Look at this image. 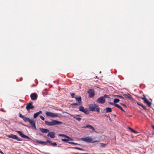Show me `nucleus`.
Here are the masks:
<instances>
[{
  "instance_id": "obj_35",
  "label": "nucleus",
  "mask_w": 154,
  "mask_h": 154,
  "mask_svg": "<svg viewBox=\"0 0 154 154\" xmlns=\"http://www.w3.org/2000/svg\"><path fill=\"white\" fill-rule=\"evenodd\" d=\"M71 97L72 98H74V96L75 95V94L74 93H71Z\"/></svg>"
},
{
  "instance_id": "obj_41",
  "label": "nucleus",
  "mask_w": 154,
  "mask_h": 154,
  "mask_svg": "<svg viewBox=\"0 0 154 154\" xmlns=\"http://www.w3.org/2000/svg\"><path fill=\"white\" fill-rule=\"evenodd\" d=\"M62 140L63 141H67V139H62Z\"/></svg>"
},
{
  "instance_id": "obj_18",
  "label": "nucleus",
  "mask_w": 154,
  "mask_h": 154,
  "mask_svg": "<svg viewBox=\"0 0 154 154\" xmlns=\"http://www.w3.org/2000/svg\"><path fill=\"white\" fill-rule=\"evenodd\" d=\"M144 102L149 107L151 106L152 103L148 100L147 99H146L145 100H144Z\"/></svg>"
},
{
  "instance_id": "obj_13",
  "label": "nucleus",
  "mask_w": 154,
  "mask_h": 154,
  "mask_svg": "<svg viewBox=\"0 0 154 154\" xmlns=\"http://www.w3.org/2000/svg\"><path fill=\"white\" fill-rule=\"evenodd\" d=\"M16 131L18 134L21 137L24 138H26L27 139H30V138L29 137L24 135L21 131Z\"/></svg>"
},
{
  "instance_id": "obj_19",
  "label": "nucleus",
  "mask_w": 154,
  "mask_h": 154,
  "mask_svg": "<svg viewBox=\"0 0 154 154\" xmlns=\"http://www.w3.org/2000/svg\"><path fill=\"white\" fill-rule=\"evenodd\" d=\"M41 131L43 133H47L49 131V130L45 128H40Z\"/></svg>"
},
{
  "instance_id": "obj_12",
  "label": "nucleus",
  "mask_w": 154,
  "mask_h": 154,
  "mask_svg": "<svg viewBox=\"0 0 154 154\" xmlns=\"http://www.w3.org/2000/svg\"><path fill=\"white\" fill-rule=\"evenodd\" d=\"M29 123L30 124L31 127L33 129H36L35 122L33 120L31 119Z\"/></svg>"
},
{
  "instance_id": "obj_45",
  "label": "nucleus",
  "mask_w": 154,
  "mask_h": 154,
  "mask_svg": "<svg viewBox=\"0 0 154 154\" xmlns=\"http://www.w3.org/2000/svg\"><path fill=\"white\" fill-rule=\"evenodd\" d=\"M127 116L128 117H132V116L131 115H127Z\"/></svg>"
},
{
  "instance_id": "obj_23",
  "label": "nucleus",
  "mask_w": 154,
  "mask_h": 154,
  "mask_svg": "<svg viewBox=\"0 0 154 154\" xmlns=\"http://www.w3.org/2000/svg\"><path fill=\"white\" fill-rule=\"evenodd\" d=\"M75 99L77 101H78L79 103H80L81 102V97H75Z\"/></svg>"
},
{
  "instance_id": "obj_24",
  "label": "nucleus",
  "mask_w": 154,
  "mask_h": 154,
  "mask_svg": "<svg viewBox=\"0 0 154 154\" xmlns=\"http://www.w3.org/2000/svg\"><path fill=\"white\" fill-rule=\"evenodd\" d=\"M106 112H112V109L111 108L107 107L106 109Z\"/></svg>"
},
{
  "instance_id": "obj_34",
  "label": "nucleus",
  "mask_w": 154,
  "mask_h": 154,
  "mask_svg": "<svg viewBox=\"0 0 154 154\" xmlns=\"http://www.w3.org/2000/svg\"><path fill=\"white\" fill-rule=\"evenodd\" d=\"M73 148L75 149H79V150H83V149H82L81 148L79 147H73Z\"/></svg>"
},
{
  "instance_id": "obj_33",
  "label": "nucleus",
  "mask_w": 154,
  "mask_h": 154,
  "mask_svg": "<svg viewBox=\"0 0 154 154\" xmlns=\"http://www.w3.org/2000/svg\"><path fill=\"white\" fill-rule=\"evenodd\" d=\"M59 136H63V137H65L66 138H67V136L66 135H65L64 134H59Z\"/></svg>"
},
{
  "instance_id": "obj_16",
  "label": "nucleus",
  "mask_w": 154,
  "mask_h": 154,
  "mask_svg": "<svg viewBox=\"0 0 154 154\" xmlns=\"http://www.w3.org/2000/svg\"><path fill=\"white\" fill-rule=\"evenodd\" d=\"M36 142L40 144L41 145H48V144L47 143V141L46 142L45 141H42L39 140H36Z\"/></svg>"
},
{
  "instance_id": "obj_39",
  "label": "nucleus",
  "mask_w": 154,
  "mask_h": 154,
  "mask_svg": "<svg viewBox=\"0 0 154 154\" xmlns=\"http://www.w3.org/2000/svg\"><path fill=\"white\" fill-rule=\"evenodd\" d=\"M128 129L130 130L131 131H132V132H133L134 129H133L132 128H131L130 127H128Z\"/></svg>"
},
{
  "instance_id": "obj_22",
  "label": "nucleus",
  "mask_w": 154,
  "mask_h": 154,
  "mask_svg": "<svg viewBox=\"0 0 154 154\" xmlns=\"http://www.w3.org/2000/svg\"><path fill=\"white\" fill-rule=\"evenodd\" d=\"M47 142L51 144V146H56L57 145V143L55 142H52L50 140H47Z\"/></svg>"
},
{
  "instance_id": "obj_44",
  "label": "nucleus",
  "mask_w": 154,
  "mask_h": 154,
  "mask_svg": "<svg viewBox=\"0 0 154 154\" xmlns=\"http://www.w3.org/2000/svg\"><path fill=\"white\" fill-rule=\"evenodd\" d=\"M0 152L2 154H4V153H3V152L2 151H1V150H0Z\"/></svg>"
},
{
  "instance_id": "obj_8",
  "label": "nucleus",
  "mask_w": 154,
  "mask_h": 154,
  "mask_svg": "<svg viewBox=\"0 0 154 154\" xmlns=\"http://www.w3.org/2000/svg\"><path fill=\"white\" fill-rule=\"evenodd\" d=\"M96 102L98 103L103 104L105 102V99L104 98V97H101L98 98Z\"/></svg>"
},
{
  "instance_id": "obj_25",
  "label": "nucleus",
  "mask_w": 154,
  "mask_h": 154,
  "mask_svg": "<svg viewBox=\"0 0 154 154\" xmlns=\"http://www.w3.org/2000/svg\"><path fill=\"white\" fill-rule=\"evenodd\" d=\"M137 104L138 105L141 106L144 110H147V109L146 108V107L145 106H144L142 104L139 103H138Z\"/></svg>"
},
{
  "instance_id": "obj_32",
  "label": "nucleus",
  "mask_w": 154,
  "mask_h": 154,
  "mask_svg": "<svg viewBox=\"0 0 154 154\" xmlns=\"http://www.w3.org/2000/svg\"><path fill=\"white\" fill-rule=\"evenodd\" d=\"M142 100H143V101L145 100H146L147 99L146 97L144 95H143V97L140 98Z\"/></svg>"
},
{
  "instance_id": "obj_37",
  "label": "nucleus",
  "mask_w": 154,
  "mask_h": 154,
  "mask_svg": "<svg viewBox=\"0 0 154 154\" xmlns=\"http://www.w3.org/2000/svg\"><path fill=\"white\" fill-rule=\"evenodd\" d=\"M120 104L121 106H124L125 107H127L126 105H125V104H123L122 103H120Z\"/></svg>"
},
{
  "instance_id": "obj_14",
  "label": "nucleus",
  "mask_w": 154,
  "mask_h": 154,
  "mask_svg": "<svg viewBox=\"0 0 154 154\" xmlns=\"http://www.w3.org/2000/svg\"><path fill=\"white\" fill-rule=\"evenodd\" d=\"M30 97L32 100H36L37 98V94L35 93H33L30 95Z\"/></svg>"
},
{
  "instance_id": "obj_28",
  "label": "nucleus",
  "mask_w": 154,
  "mask_h": 154,
  "mask_svg": "<svg viewBox=\"0 0 154 154\" xmlns=\"http://www.w3.org/2000/svg\"><path fill=\"white\" fill-rule=\"evenodd\" d=\"M79 103H74L72 104V105L73 107L75 108L76 106H78V105H79Z\"/></svg>"
},
{
  "instance_id": "obj_1",
  "label": "nucleus",
  "mask_w": 154,
  "mask_h": 154,
  "mask_svg": "<svg viewBox=\"0 0 154 154\" xmlns=\"http://www.w3.org/2000/svg\"><path fill=\"white\" fill-rule=\"evenodd\" d=\"M45 124L48 126L59 125L62 123V122H60L54 120H52L51 122H48L46 121H45Z\"/></svg>"
},
{
  "instance_id": "obj_3",
  "label": "nucleus",
  "mask_w": 154,
  "mask_h": 154,
  "mask_svg": "<svg viewBox=\"0 0 154 154\" xmlns=\"http://www.w3.org/2000/svg\"><path fill=\"white\" fill-rule=\"evenodd\" d=\"M81 140L88 143H94L97 141V140L93 141L91 138H90L89 137L82 138H81Z\"/></svg>"
},
{
  "instance_id": "obj_42",
  "label": "nucleus",
  "mask_w": 154,
  "mask_h": 154,
  "mask_svg": "<svg viewBox=\"0 0 154 154\" xmlns=\"http://www.w3.org/2000/svg\"><path fill=\"white\" fill-rule=\"evenodd\" d=\"M134 132V133H135V134H137V133H138V132H137V131H135V130H133V132Z\"/></svg>"
},
{
  "instance_id": "obj_15",
  "label": "nucleus",
  "mask_w": 154,
  "mask_h": 154,
  "mask_svg": "<svg viewBox=\"0 0 154 154\" xmlns=\"http://www.w3.org/2000/svg\"><path fill=\"white\" fill-rule=\"evenodd\" d=\"M47 136L50 137L51 138H55V133L53 132H50L48 133Z\"/></svg>"
},
{
  "instance_id": "obj_4",
  "label": "nucleus",
  "mask_w": 154,
  "mask_h": 154,
  "mask_svg": "<svg viewBox=\"0 0 154 154\" xmlns=\"http://www.w3.org/2000/svg\"><path fill=\"white\" fill-rule=\"evenodd\" d=\"M123 97L124 99H128L131 100L132 101L134 100V99L132 97V96L129 94H123Z\"/></svg>"
},
{
  "instance_id": "obj_26",
  "label": "nucleus",
  "mask_w": 154,
  "mask_h": 154,
  "mask_svg": "<svg viewBox=\"0 0 154 154\" xmlns=\"http://www.w3.org/2000/svg\"><path fill=\"white\" fill-rule=\"evenodd\" d=\"M113 97H119L122 99H123V96H121L119 95H113Z\"/></svg>"
},
{
  "instance_id": "obj_7",
  "label": "nucleus",
  "mask_w": 154,
  "mask_h": 154,
  "mask_svg": "<svg viewBox=\"0 0 154 154\" xmlns=\"http://www.w3.org/2000/svg\"><path fill=\"white\" fill-rule=\"evenodd\" d=\"M7 137L9 138H11L13 139H16L18 141H22L21 139L18 138L16 135H14L11 134L10 135H8Z\"/></svg>"
},
{
  "instance_id": "obj_6",
  "label": "nucleus",
  "mask_w": 154,
  "mask_h": 154,
  "mask_svg": "<svg viewBox=\"0 0 154 154\" xmlns=\"http://www.w3.org/2000/svg\"><path fill=\"white\" fill-rule=\"evenodd\" d=\"M88 93L89 94V96L90 98H92L94 95V91L93 89H89L88 91Z\"/></svg>"
},
{
  "instance_id": "obj_47",
  "label": "nucleus",
  "mask_w": 154,
  "mask_h": 154,
  "mask_svg": "<svg viewBox=\"0 0 154 154\" xmlns=\"http://www.w3.org/2000/svg\"><path fill=\"white\" fill-rule=\"evenodd\" d=\"M35 85V84H33V85L32 86H32H34Z\"/></svg>"
},
{
  "instance_id": "obj_2",
  "label": "nucleus",
  "mask_w": 154,
  "mask_h": 154,
  "mask_svg": "<svg viewBox=\"0 0 154 154\" xmlns=\"http://www.w3.org/2000/svg\"><path fill=\"white\" fill-rule=\"evenodd\" d=\"M89 109L90 110L99 112L100 108L95 104H91L89 106Z\"/></svg>"
},
{
  "instance_id": "obj_5",
  "label": "nucleus",
  "mask_w": 154,
  "mask_h": 154,
  "mask_svg": "<svg viewBox=\"0 0 154 154\" xmlns=\"http://www.w3.org/2000/svg\"><path fill=\"white\" fill-rule=\"evenodd\" d=\"M46 115L48 117H57L58 116L57 114L53 112H47L45 113Z\"/></svg>"
},
{
  "instance_id": "obj_38",
  "label": "nucleus",
  "mask_w": 154,
  "mask_h": 154,
  "mask_svg": "<svg viewBox=\"0 0 154 154\" xmlns=\"http://www.w3.org/2000/svg\"><path fill=\"white\" fill-rule=\"evenodd\" d=\"M69 140L72 141L73 140V139L70 138L68 136V141Z\"/></svg>"
},
{
  "instance_id": "obj_48",
  "label": "nucleus",
  "mask_w": 154,
  "mask_h": 154,
  "mask_svg": "<svg viewBox=\"0 0 154 154\" xmlns=\"http://www.w3.org/2000/svg\"><path fill=\"white\" fill-rule=\"evenodd\" d=\"M152 127L154 129V126L152 125Z\"/></svg>"
},
{
  "instance_id": "obj_11",
  "label": "nucleus",
  "mask_w": 154,
  "mask_h": 154,
  "mask_svg": "<svg viewBox=\"0 0 154 154\" xmlns=\"http://www.w3.org/2000/svg\"><path fill=\"white\" fill-rule=\"evenodd\" d=\"M79 110L86 114H88L89 113L88 110L87 109H85L84 107L82 106L79 107Z\"/></svg>"
},
{
  "instance_id": "obj_46",
  "label": "nucleus",
  "mask_w": 154,
  "mask_h": 154,
  "mask_svg": "<svg viewBox=\"0 0 154 154\" xmlns=\"http://www.w3.org/2000/svg\"><path fill=\"white\" fill-rule=\"evenodd\" d=\"M80 116V115H76L75 116Z\"/></svg>"
},
{
  "instance_id": "obj_49",
  "label": "nucleus",
  "mask_w": 154,
  "mask_h": 154,
  "mask_svg": "<svg viewBox=\"0 0 154 154\" xmlns=\"http://www.w3.org/2000/svg\"><path fill=\"white\" fill-rule=\"evenodd\" d=\"M109 119H110V116H109Z\"/></svg>"
},
{
  "instance_id": "obj_20",
  "label": "nucleus",
  "mask_w": 154,
  "mask_h": 154,
  "mask_svg": "<svg viewBox=\"0 0 154 154\" xmlns=\"http://www.w3.org/2000/svg\"><path fill=\"white\" fill-rule=\"evenodd\" d=\"M42 112L41 111H40L38 112H37L34 114L33 115V117L34 118H36L38 115L42 113Z\"/></svg>"
},
{
  "instance_id": "obj_29",
  "label": "nucleus",
  "mask_w": 154,
  "mask_h": 154,
  "mask_svg": "<svg viewBox=\"0 0 154 154\" xmlns=\"http://www.w3.org/2000/svg\"><path fill=\"white\" fill-rule=\"evenodd\" d=\"M73 118L76 119L77 121H80L81 120V118H76L75 117V116H74Z\"/></svg>"
},
{
  "instance_id": "obj_9",
  "label": "nucleus",
  "mask_w": 154,
  "mask_h": 154,
  "mask_svg": "<svg viewBox=\"0 0 154 154\" xmlns=\"http://www.w3.org/2000/svg\"><path fill=\"white\" fill-rule=\"evenodd\" d=\"M32 102H29L27 104L26 109L28 111L30 109H33L34 108V106L32 105Z\"/></svg>"
},
{
  "instance_id": "obj_40",
  "label": "nucleus",
  "mask_w": 154,
  "mask_h": 154,
  "mask_svg": "<svg viewBox=\"0 0 154 154\" xmlns=\"http://www.w3.org/2000/svg\"><path fill=\"white\" fill-rule=\"evenodd\" d=\"M103 97H104V98H108V96L106 94H105Z\"/></svg>"
},
{
  "instance_id": "obj_30",
  "label": "nucleus",
  "mask_w": 154,
  "mask_h": 154,
  "mask_svg": "<svg viewBox=\"0 0 154 154\" xmlns=\"http://www.w3.org/2000/svg\"><path fill=\"white\" fill-rule=\"evenodd\" d=\"M100 147H105L106 146V144H104L103 143H100Z\"/></svg>"
},
{
  "instance_id": "obj_21",
  "label": "nucleus",
  "mask_w": 154,
  "mask_h": 154,
  "mask_svg": "<svg viewBox=\"0 0 154 154\" xmlns=\"http://www.w3.org/2000/svg\"><path fill=\"white\" fill-rule=\"evenodd\" d=\"M114 106H115V107H117L119 109H120L122 111L124 112H125V110H124L122 108V107L121 106H120L119 105H118V104H114Z\"/></svg>"
},
{
  "instance_id": "obj_50",
  "label": "nucleus",
  "mask_w": 154,
  "mask_h": 154,
  "mask_svg": "<svg viewBox=\"0 0 154 154\" xmlns=\"http://www.w3.org/2000/svg\"><path fill=\"white\" fill-rule=\"evenodd\" d=\"M45 138H47V137L46 136H45Z\"/></svg>"
},
{
  "instance_id": "obj_10",
  "label": "nucleus",
  "mask_w": 154,
  "mask_h": 154,
  "mask_svg": "<svg viewBox=\"0 0 154 154\" xmlns=\"http://www.w3.org/2000/svg\"><path fill=\"white\" fill-rule=\"evenodd\" d=\"M19 117L22 118L23 120L25 122H29L30 120V119L28 118L25 117L24 116H23L21 113H19Z\"/></svg>"
},
{
  "instance_id": "obj_27",
  "label": "nucleus",
  "mask_w": 154,
  "mask_h": 154,
  "mask_svg": "<svg viewBox=\"0 0 154 154\" xmlns=\"http://www.w3.org/2000/svg\"><path fill=\"white\" fill-rule=\"evenodd\" d=\"M120 100L119 99L115 98L114 99L113 102L114 103H116L119 102Z\"/></svg>"
},
{
  "instance_id": "obj_43",
  "label": "nucleus",
  "mask_w": 154,
  "mask_h": 154,
  "mask_svg": "<svg viewBox=\"0 0 154 154\" xmlns=\"http://www.w3.org/2000/svg\"><path fill=\"white\" fill-rule=\"evenodd\" d=\"M110 104L111 105H114V104H115V103H113L112 102H110Z\"/></svg>"
},
{
  "instance_id": "obj_31",
  "label": "nucleus",
  "mask_w": 154,
  "mask_h": 154,
  "mask_svg": "<svg viewBox=\"0 0 154 154\" xmlns=\"http://www.w3.org/2000/svg\"><path fill=\"white\" fill-rule=\"evenodd\" d=\"M68 143H70V144H72L75 145H79L78 143H75L73 142H68Z\"/></svg>"
},
{
  "instance_id": "obj_17",
  "label": "nucleus",
  "mask_w": 154,
  "mask_h": 154,
  "mask_svg": "<svg viewBox=\"0 0 154 154\" xmlns=\"http://www.w3.org/2000/svg\"><path fill=\"white\" fill-rule=\"evenodd\" d=\"M84 128H88L91 130L92 131H94L95 130L94 128L92 126L89 125H87L85 126H84Z\"/></svg>"
},
{
  "instance_id": "obj_36",
  "label": "nucleus",
  "mask_w": 154,
  "mask_h": 154,
  "mask_svg": "<svg viewBox=\"0 0 154 154\" xmlns=\"http://www.w3.org/2000/svg\"><path fill=\"white\" fill-rule=\"evenodd\" d=\"M40 117L42 120H45V118L43 116H40Z\"/></svg>"
}]
</instances>
